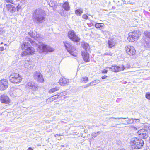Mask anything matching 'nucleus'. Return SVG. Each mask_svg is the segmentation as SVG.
<instances>
[{"label":"nucleus","instance_id":"obj_46","mask_svg":"<svg viewBox=\"0 0 150 150\" xmlns=\"http://www.w3.org/2000/svg\"><path fill=\"white\" fill-rule=\"evenodd\" d=\"M4 47H0V51H2L4 50Z\"/></svg>","mask_w":150,"mask_h":150},{"label":"nucleus","instance_id":"obj_18","mask_svg":"<svg viewBox=\"0 0 150 150\" xmlns=\"http://www.w3.org/2000/svg\"><path fill=\"white\" fill-rule=\"evenodd\" d=\"M6 7L8 9V10L11 12H15L16 8L13 5L8 4L7 5Z\"/></svg>","mask_w":150,"mask_h":150},{"label":"nucleus","instance_id":"obj_34","mask_svg":"<svg viewBox=\"0 0 150 150\" xmlns=\"http://www.w3.org/2000/svg\"><path fill=\"white\" fill-rule=\"evenodd\" d=\"M145 97L147 99L150 100V93L149 92L146 93Z\"/></svg>","mask_w":150,"mask_h":150},{"label":"nucleus","instance_id":"obj_25","mask_svg":"<svg viewBox=\"0 0 150 150\" xmlns=\"http://www.w3.org/2000/svg\"><path fill=\"white\" fill-rule=\"evenodd\" d=\"M29 51L25 50L24 52H22L21 53V55L22 56H26L27 54H33L34 53V52H28Z\"/></svg>","mask_w":150,"mask_h":150},{"label":"nucleus","instance_id":"obj_5","mask_svg":"<svg viewBox=\"0 0 150 150\" xmlns=\"http://www.w3.org/2000/svg\"><path fill=\"white\" fill-rule=\"evenodd\" d=\"M38 48V50L40 53L52 52L54 51V49L50 46L42 43H39Z\"/></svg>","mask_w":150,"mask_h":150},{"label":"nucleus","instance_id":"obj_33","mask_svg":"<svg viewBox=\"0 0 150 150\" xmlns=\"http://www.w3.org/2000/svg\"><path fill=\"white\" fill-rule=\"evenodd\" d=\"M112 53H111L109 51L107 52L104 54L105 55H109L110 56H112Z\"/></svg>","mask_w":150,"mask_h":150},{"label":"nucleus","instance_id":"obj_30","mask_svg":"<svg viewBox=\"0 0 150 150\" xmlns=\"http://www.w3.org/2000/svg\"><path fill=\"white\" fill-rule=\"evenodd\" d=\"M82 80H83L82 81V82H84L85 83H86L88 81V78L87 77H82Z\"/></svg>","mask_w":150,"mask_h":150},{"label":"nucleus","instance_id":"obj_55","mask_svg":"<svg viewBox=\"0 0 150 150\" xmlns=\"http://www.w3.org/2000/svg\"><path fill=\"white\" fill-rule=\"evenodd\" d=\"M56 136H60V135H59L58 134H56V135H55L54 136H55V137H56Z\"/></svg>","mask_w":150,"mask_h":150},{"label":"nucleus","instance_id":"obj_37","mask_svg":"<svg viewBox=\"0 0 150 150\" xmlns=\"http://www.w3.org/2000/svg\"><path fill=\"white\" fill-rule=\"evenodd\" d=\"M126 119V118H122V117H121V118H115V117H110V118H109V120H110L111 119Z\"/></svg>","mask_w":150,"mask_h":150},{"label":"nucleus","instance_id":"obj_26","mask_svg":"<svg viewBox=\"0 0 150 150\" xmlns=\"http://www.w3.org/2000/svg\"><path fill=\"white\" fill-rule=\"evenodd\" d=\"M59 87H55V88H52L49 90L48 92L49 94H52L56 91L59 90Z\"/></svg>","mask_w":150,"mask_h":150},{"label":"nucleus","instance_id":"obj_12","mask_svg":"<svg viewBox=\"0 0 150 150\" xmlns=\"http://www.w3.org/2000/svg\"><path fill=\"white\" fill-rule=\"evenodd\" d=\"M126 52L130 56H133L135 54L136 50L133 46L128 45L125 47Z\"/></svg>","mask_w":150,"mask_h":150},{"label":"nucleus","instance_id":"obj_54","mask_svg":"<svg viewBox=\"0 0 150 150\" xmlns=\"http://www.w3.org/2000/svg\"><path fill=\"white\" fill-rule=\"evenodd\" d=\"M119 150H126L124 149H120Z\"/></svg>","mask_w":150,"mask_h":150},{"label":"nucleus","instance_id":"obj_48","mask_svg":"<svg viewBox=\"0 0 150 150\" xmlns=\"http://www.w3.org/2000/svg\"><path fill=\"white\" fill-rule=\"evenodd\" d=\"M60 93H58L57 94H56V95L58 97H59V96H61V94H60Z\"/></svg>","mask_w":150,"mask_h":150},{"label":"nucleus","instance_id":"obj_52","mask_svg":"<svg viewBox=\"0 0 150 150\" xmlns=\"http://www.w3.org/2000/svg\"><path fill=\"white\" fill-rule=\"evenodd\" d=\"M2 30L0 29V34L2 33Z\"/></svg>","mask_w":150,"mask_h":150},{"label":"nucleus","instance_id":"obj_60","mask_svg":"<svg viewBox=\"0 0 150 150\" xmlns=\"http://www.w3.org/2000/svg\"><path fill=\"white\" fill-rule=\"evenodd\" d=\"M1 148H1V147H0V149H1Z\"/></svg>","mask_w":150,"mask_h":150},{"label":"nucleus","instance_id":"obj_10","mask_svg":"<svg viewBox=\"0 0 150 150\" xmlns=\"http://www.w3.org/2000/svg\"><path fill=\"white\" fill-rule=\"evenodd\" d=\"M138 134L140 137L144 139L147 138L149 136V132L146 129H143L139 130Z\"/></svg>","mask_w":150,"mask_h":150},{"label":"nucleus","instance_id":"obj_31","mask_svg":"<svg viewBox=\"0 0 150 150\" xmlns=\"http://www.w3.org/2000/svg\"><path fill=\"white\" fill-rule=\"evenodd\" d=\"M145 36L148 38L150 39V32L148 31H146L144 32Z\"/></svg>","mask_w":150,"mask_h":150},{"label":"nucleus","instance_id":"obj_43","mask_svg":"<svg viewBox=\"0 0 150 150\" xmlns=\"http://www.w3.org/2000/svg\"><path fill=\"white\" fill-rule=\"evenodd\" d=\"M90 86H91V83H89L87 84L86 85H85L83 86L84 87V88H86V87H88Z\"/></svg>","mask_w":150,"mask_h":150},{"label":"nucleus","instance_id":"obj_27","mask_svg":"<svg viewBox=\"0 0 150 150\" xmlns=\"http://www.w3.org/2000/svg\"><path fill=\"white\" fill-rule=\"evenodd\" d=\"M100 82V81L98 79L95 80L91 82L90 83L91 86L95 85L96 84H98Z\"/></svg>","mask_w":150,"mask_h":150},{"label":"nucleus","instance_id":"obj_35","mask_svg":"<svg viewBox=\"0 0 150 150\" xmlns=\"http://www.w3.org/2000/svg\"><path fill=\"white\" fill-rule=\"evenodd\" d=\"M67 92L64 91H63L62 92H61V96H60V97H61L65 96L67 94Z\"/></svg>","mask_w":150,"mask_h":150},{"label":"nucleus","instance_id":"obj_44","mask_svg":"<svg viewBox=\"0 0 150 150\" xmlns=\"http://www.w3.org/2000/svg\"><path fill=\"white\" fill-rule=\"evenodd\" d=\"M107 72L108 71L105 69H104L102 71V72L103 73H107Z\"/></svg>","mask_w":150,"mask_h":150},{"label":"nucleus","instance_id":"obj_50","mask_svg":"<svg viewBox=\"0 0 150 150\" xmlns=\"http://www.w3.org/2000/svg\"><path fill=\"white\" fill-rule=\"evenodd\" d=\"M27 150H33L31 147H29Z\"/></svg>","mask_w":150,"mask_h":150},{"label":"nucleus","instance_id":"obj_17","mask_svg":"<svg viewBox=\"0 0 150 150\" xmlns=\"http://www.w3.org/2000/svg\"><path fill=\"white\" fill-rule=\"evenodd\" d=\"M69 82V80L65 78H61L59 80V83L61 86H64Z\"/></svg>","mask_w":150,"mask_h":150},{"label":"nucleus","instance_id":"obj_8","mask_svg":"<svg viewBox=\"0 0 150 150\" xmlns=\"http://www.w3.org/2000/svg\"><path fill=\"white\" fill-rule=\"evenodd\" d=\"M21 47L23 49H25L29 51L28 52H35L34 48L31 47L30 43L28 42H23L21 45Z\"/></svg>","mask_w":150,"mask_h":150},{"label":"nucleus","instance_id":"obj_45","mask_svg":"<svg viewBox=\"0 0 150 150\" xmlns=\"http://www.w3.org/2000/svg\"><path fill=\"white\" fill-rule=\"evenodd\" d=\"M92 135L93 137H96L97 134L96 133H93L92 134Z\"/></svg>","mask_w":150,"mask_h":150},{"label":"nucleus","instance_id":"obj_58","mask_svg":"<svg viewBox=\"0 0 150 150\" xmlns=\"http://www.w3.org/2000/svg\"><path fill=\"white\" fill-rule=\"evenodd\" d=\"M61 146H62V147H64V145H61Z\"/></svg>","mask_w":150,"mask_h":150},{"label":"nucleus","instance_id":"obj_13","mask_svg":"<svg viewBox=\"0 0 150 150\" xmlns=\"http://www.w3.org/2000/svg\"><path fill=\"white\" fill-rule=\"evenodd\" d=\"M34 78V79L38 82L42 83L44 79L41 73L39 71H37L35 73Z\"/></svg>","mask_w":150,"mask_h":150},{"label":"nucleus","instance_id":"obj_1","mask_svg":"<svg viewBox=\"0 0 150 150\" xmlns=\"http://www.w3.org/2000/svg\"><path fill=\"white\" fill-rule=\"evenodd\" d=\"M32 18L35 23L40 24L45 21V13L43 10L38 8L34 11Z\"/></svg>","mask_w":150,"mask_h":150},{"label":"nucleus","instance_id":"obj_47","mask_svg":"<svg viewBox=\"0 0 150 150\" xmlns=\"http://www.w3.org/2000/svg\"><path fill=\"white\" fill-rule=\"evenodd\" d=\"M107 77V76H106L105 75L103 76H102L101 77V78L102 79H106Z\"/></svg>","mask_w":150,"mask_h":150},{"label":"nucleus","instance_id":"obj_29","mask_svg":"<svg viewBox=\"0 0 150 150\" xmlns=\"http://www.w3.org/2000/svg\"><path fill=\"white\" fill-rule=\"evenodd\" d=\"M83 13V10L82 9H77L75 11V13L76 15L80 16Z\"/></svg>","mask_w":150,"mask_h":150},{"label":"nucleus","instance_id":"obj_15","mask_svg":"<svg viewBox=\"0 0 150 150\" xmlns=\"http://www.w3.org/2000/svg\"><path fill=\"white\" fill-rule=\"evenodd\" d=\"M109 68L111 69L112 71L116 72L124 70L125 68L123 66L119 67L116 66H112L111 67H109Z\"/></svg>","mask_w":150,"mask_h":150},{"label":"nucleus","instance_id":"obj_56","mask_svg":"<svg viewBox=\"0 0 150 150\" xmlns=\"http://www.w3.org/2000/svg\"><path fill=\"white\" fill-rule=\"evenodd\" d=\"M98 150H103L102 148H101V149H98Z\"/></svg>","mask_w":150,"mask_h":150},{"label":"nucleus","instance_id":"obj_57","mask_svg":"<svg viewBox=\"0 0 150 150\" xmlns=\"http://www.w3.org/2000/svg\"><path fill=\"white\" fill-rule=\"evenodd\" d=\"M149 130L150 131V127H148Z\"/></svg>","mask_w":150,"mask_h":150},{"label":"nucleus","instance_id":"obj_16","mask_svg":"<svg viewBox=\"0 0 150 150\" xmlns=\"http://www.w3.org/2000/svg\"><path fill=\"white\" fill-rule=\"evenodd\" d=\"M0 100L1 102L3 103L7 104L10 102L9 97L5 94H3L1 96Z\"/></svg>","mask_w":150,"mask_h":150},{"label":"nucleus","instance_id":"obj_2","mask_svg":"<svg viewBox=\"0 0 150 150\" xmlns=\"http://www.w3.org/2000/svg\"><path fill=\"white\" fill-rule=\"evenodd\" d=\"M81 45L82 47L84 49L81 51V54L84 60L86 62H89L90 61L89 55L88 52L90 48L89 45L84 42L81 43Z\"/></svg>","mask_w":150,"mask_h":150},{"label":"nucleus","instance_id":"obj_62","mask_svg":"<svg viewBox=\"0 0 150 150\" xmlns=\"http://www.w3.org/2000/svg\"><path fill=\"white\" fill-rule=\"evenodd\" d=\"M122 122H124L123 121H122Z\"/></svg>","mask_w":150,"mask_h":150},{"label":"nucleus","instance_id":"obj_28","mask_svg":"<svg viewBox=\"0 0 150 150\" xmlns=\"http://www.w3.org/2000/svg\"><path fill=\"white\" fill-rule=\"evenodd\" d=\"M17 91H11L9 93V94L11 96L13 97H15L16 96H18L19 95V94H16V93Z\"/></svg>","mask_w":150,"mask_h":150},{"label":"nucleus","instance_id":"obj_38","mask_svg":"<svg viewBox=\"0 0 150 150\" xmlns=\"http://www.w3.org/2000/svg\"><path fill=\"white\" fill-rule=\"evenodd\" d=\"M83 18L85 19H87L88 18V16L86 14H84L82 16Z\"/></svg>","mask_w":150,"mask_h":150},{"label":"nucleus","instance_id":"obj_49","mask_svg":"<svg viewBox=\"0 0 150 150\" xmlns=\"http://www.w3.org/2000/svg\"><path fill=\"white\" fill-rule=\"evenodd\" d=\"M16 91H17V92H19V93H21V90H20V89H19L17 90H16Z\"/></svg>","mask_w":150,"mask_h":150},{"label":"nucleus","instance_id":"obj_63","mask_svg":"<svg viewBox=\"0 0 150 150\" xmlns=\"http://www.w3.org/2000/svg\"><path fill=\"white\" fill-rule=\"evenodd\" d=\"M1 25V24L0 23V26Z\"/></svg>","mask_w":150,"mask_h":150},{"label":"nucleus","instance_id":"obj_4","mask_svg":"<svg viewBox=\"0 0 150 150\" xmlns=\"http://www.w3.org/2000/svg\"><path fill=\"white\" fill-rule=\"evenodd\" d=\"M131 142L132 148L135 149L141 148L144 144L143 140L137 138H132Z\"/></svg>","mask_w":150,"mask_h":150},{"label":"nucleus","instance_id":"obj_9","mask_svg":"<svg viewBox=\"0 0 150 150\" xmlns=\"http://www.w3.org/2000/svg\"><path fill=\"white\" fill-rule=\"evenodd\" d=\"M68 35L69 38L74 42H77L80 40L79 38L76 35L74 31H69Z\"/></svg>","mask_w":150,"mask_h":150},{"label":"nucleus","instance_id":"obj_42","mask_svg":"<svg viewBox=\"0 0 150 150\" xmlns=\"http://www.w3.org/2000/svg\"><path fill=\"white\" fill-rule=\"evenodd\" d=\"M5 1L8 3H10L13 4V1L12 0H5Z\"/></svg>","mask_w":150,"mask_h":150},{"label":"nucleus","instance_id":"obj_6","mask_svg":"<svg viewBox=\"0 0 150 150\" xmlns=\"http://www.w3.org/2000/svg\"><path fill=\"white\" fill-rule=\"evenodd\" d=\"M9 80L11 83L16 84L19 83L22 80V78L17 73H13L9 76Z\"/></svg>","mask_w":150,"mask_h":150},{"label":"nucleus","instance_id":"obj_19","mask_svg":"<svg viewBox=\"0 0 150 150\" xmlns=\"http://www.w3.org/2000/svg\"><path fill=\"white\" fill-rule=\"evenodd\" d=\"M63 8L67 11L69 10L70 9V7L69 5L68 2H65L62 5Z\"/></svg>","mask_w":150,"mask_h":150},{"label":"nucleus","instance_id":"obj_24","mask_svg":"<svg viewBox=\"0 0 150 150\" xmlns=\"http://www.w3.org/2000/svg\"><path fill=\"white\" fill-rule=\"evenodd\" d=\"M143 42L144 44H146V46L147 47H149L150 46V41L148 38L144 39Z\"/></svg>","mask_w":150,"mask_h":150},{"label":"nucleus","instance_id":"obj_20","mask_svg":"<svg viewBox=\"0 0 150 150\" xmlns=\"http://www.w3.org/2000/svg\"><path fill=\"white\" fill-rule=\"evenodd\" d=\"M49 4L50 6L53 7L54 10H55L57 7V3L55 1H50Z\"/></svg>","mask_w":150,"mask_h":150},{"label":"nucleus","instance_id":"obj_22","mask_svg":"<svg viewBox=\"0 0 150 150\" xmlns=\"http://www.w3.org/2000/svg\"><path fill=\"white\" fill-rule=\"evenodd\" d=\"M26 40L28 41L33 46L36 47L38 45V44L30 38H26Z\"/></svg>","mask_w":150,"mask_h":150},{"label":"nucleus","instance_id":"obj_39","mask_svg":"<svg viewBox=\"0 0 150 150\" xmlns=\"http://www.w3.org/2000/svg\"><path fill=\"white\" fill-rule=\"evenodd\" d=\"M53 98V96H52L51 97L49 98L48 99H47V100H49L50 102L54 100Z\"/></svg>","mask_w":150,"mask_h":150},{"label":"nucleus","instance_id":"obj_21","mask_svg":"<svg viewBox=\"0 0 150 150\" xmlns=\"http://www.w3.org/2000/svg\"><path fill=\"white\" fill-rule=\"evenodd\" d=\"M109 47L110 48H112L115 45V43L114 42L113 40L111 39L109 40L108 42Z\"/></svg>","mask_w":150,"mask_h":150},{"label":"nucleus","instance_id":"obj_14","mask_svg":"<svg viewBox=\"0 0 150 150\" xmlns=\"http://www.w3.org/2000/svg\"><path fill=\"white\" fill-rule=\"evenodd\" d=\"M8 81L5 79H3L0 81V90H4L6 89L8 86Z\"/></svg>","mask_w":150,"mask_h":150},{"label":"nucleus","instance_id":"obj_51","mask_svg":"<svg viewBox=\"0 0 150 150\" xmlns=\"http://www.w3.org/2000/svg\"><path fill=\"white\" fill-rule=\"evenodd\" d=\"M117 124H116L115 125V126H111V127H117Z\"/></svg>","mask_w":150,"mask_h":150},{"label":"nucleus","instance_id":"obj_41","mask_svg":"<svg viewBox=\"0 0 150 150\" xmlns=\"http://www.w3.org/2000/svg\"><path fill=\"white\" fill-rule=\"evenodd\" d=\"M53 98H54V100H56L58 99V98H60V97H58L56 95L54 96H53Z\"/></svg>","mask_w":150,"mask_h":150},{"label":"nucleus","instance_id":"obj_7","mask_svg":"<svg viewBox=\"0 0 150 150\" xmlns=\"http://www.w3.org/2000/svg\"><path fill=\"white\" fill-rule=\"evenodd\" d=\"M127 38L128 40L130 42H133L137 40L139 37V35L137 31L130 32L128 34Z\"/></svg>","mask_w":150,"mask_h":150},{"label":"nucleus","instance_id":"obj_59","mask_svg":"<svg viewBox=\"0 0 150 150\" xmlns=\"http://www.w3.org/2000/svg\"><path fill=\"white\" fill-rule=\"evenodd\" d=\"M6 45H6V44H4V45H5V46H6Z\"/></svg>","mask_w":150,"mask_h":150},{"label":"nucleus","instance_id":"obj_3","mask_svg":"<svg viewBox=\"0 0 150 150\" xmlns=\"http://www.w3.org/2000/svg\"><path fill=\"white\" fill-rule=\"evenodd\" d=\"M65 49L71 55L76 57L77 54V51L74 45L67 41L63 42Z\"/></svg>","mask_w":150,"mask_h":150},{"label":"nucleus","instance_id":"obj_11","mask_svg":"<svg viewBox=\"0 0 150 150\" xmlns=\"http://www.w3.org/2000/svg\"><path fill=\"white\" fill-rule=\"evenodd\" d=\"M26 88L33 91H37L38 88V86L33 82H29L25 85Z\"/></svg>","mask_w":150,"mask_h":150},{"label":"nucleus","instance_id":"obj_53","mask_svg":"<svg viewBox=\"0 0 150 150\" xmlns=\"http://www.w3.org/2000/svg\"><path fill=\"white\" fill-rule=\"evenodd\" d=\"M126 83H127V82L126 81H124L122 83H123L124 84H126Z\"/></svg>","mask_w":150,"mask_h":150},{"label":"nucleus","instance_id":"obj_36","mask_svg":"<svg viewBox=\"0 0 150 150\" xmlns=\"http://www.w3.org/2000/svg\"><path fill=\"white\" fill-rule=\"evenodd\" d=\"M95 26L96 28H99L102 27L101 25L99 23H97L95 24Z\"/></svg>","mask_w":150,"mask_h":150},{"label":"nucleus","instance_id":"obj_40","mask_svg":"<svg viewBox=\"0 0 150 150\" xmlns=\"http://www.w3.org/2000/svg\"><path fill=\"white\" fill-rule=\"evenodd\" d=\"M16 8L17 11H19L21 8V6L20 5H18Z\"/></svg>","mask_w":150,"mask_h":150},{"label":"nucleus","instance_id":"obj_32","mask_svg":"<svg viewBox=\"0 0 150 150\" xmlns=\"http://www.w3.org/2000/svg\"><path fill=\"white\" fill-rule=\"evenodd\" d=\"M134 122V120L133 119H128L127 120V123L128 124H131Z\"/></svg>","mask_w":150,"mask_h":150},{"label":"nucleus","instance_id":"obj_61","mask_svg":"<svg viewBox=\"0 0 150 150\" xmlns=\"http://www.w3.org/2000/svg\"><path fill=\"white\" fill-rule=\"evenodd\" d=\"M137 120H139H139L138 119H137Z\"/></svg>","mask_w":150,"mask_h":150},{"label":"nucleus","instance_id":"obj_23","mask_svg":"<svg viewBox=\"0 0 150 150\" xmlns=\"http://www.w3.org/2000/svg\"><path fill=\"white\" fill-rule=\"evenodd\" d=\"M29 35L30 36L34 38L36 40L37 38L38 37V36H37V33L35 32H30L28 33Z\"/></svg>","mask_w":150,"mask_h":150}]
</instances>
